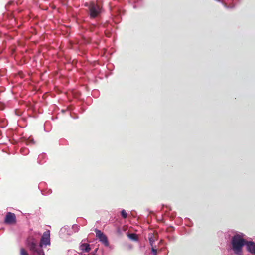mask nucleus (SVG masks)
<instances>
[{
  "instance_id": "obj_4",
  "label": "nucleus",
  "mask_w": 255,
  "mask_h": 255,
  "mask_svg": "<svg viewBox=\"0 0 255 255\" xmlns=\"http://www.w3.org/2000/svg\"><path fill=\"white\" fill-rule=\"evenodd\" d=\"M4 222L8 225H15L16 223L15 215L11 212H8L5 217Z\"/></svg>"
},
{
  "instance_id": "obj_3",
  "label": "nucleus",
  "mask_w": 255,
  "mask_h": 255,
  "mask_svg": "<svg viewBox=\"0 0 255 255\" xmlns=\"http://www.w3.org/2000/svg\"><path fill=\"white\" fill-rule=\"evenodd\" d=\"M28 246L33 255H44L43 250L38 248L34 240H32L31 242H29Z\"/></svg>"
},
{
  "instance_id": "obj_6",
  "label": "nucleus",
  "mask_w": 255,
  "mask_h": 255,
  "mask_svg": "<svg viewBox=\"0 0 255 255\" xmlns=\"http://www.w3.org/2000/svg\"><path fill=\"white\" fill-rule=\"evenodd\" d=\"M95 232L96 233V237L99 238L100 241L104 243H108L107 238L103 232L97 229L95 230Z\"/></svg>"
},
{
  "instance_id": "obj_7",
  "label": "nucleus",
  "mask_w": 255,
  "mask_h": 255,
  "mask_svg": "<svg viewBox=\"0 0 255 255\" xmlns=\"http://www.w3.org/2000/svg\"><path fill=\"white\" fill-rule=\"evenodd\" d=\"M247 250L252 254L255 255V243L251 241H247L246 243Z\"/></svg>"
},
{
  "instance_id": "obj_11",
  "label": "nucleus",
  "mask_w": 255,
  "mask_h": 255,
  "mask_svg": "<svg viewBox=\"0 0 255 255\" xmlns=\"http://www.w3.org/2000/svg\"><path fill=\"white\" fill-rule=\"evenodd\" d=\"M130 237L133 240H136L137 239L136 235L135 234H131L130 235Z\"/></svg>"
},
{
  "instance_id": "obj_10",
  "label": "nucleus",
  "mask_w": 255,
  "mask_h": 255,
  "mask_svg": "<svg viewBox=\"0 0 255 255\" xmlns=\"http://www.w3.org/2000/svg\"><path fill=\"white\" fill-rule=\"evenodd\" d=\"M121 215L124 218H126L127 217V214L124 210H123L121 211Z\"/></svg>"
},
{
  "instance_id": "obj_8",
  "label": "nucleus",
  "mask_w": 255,
  "mask_h": 255,
  "mask_svg": "<svg viewBox=\"0 0 255 255\" xmlns=\"http://www.w3.org/2000/svg\"><path fill=\"white\" fill-rule=\"evenodd\" d=\"M80 249L85 252H89L91 250L89 244L87 243H83L80 246Z\"/></svg>"
},
{
  "instance_id": "obj_2",
  "label": "nucleus",
  "mask_w": 255,
  "mask_h": 255,
  "mask_svg": "<svg viewBox=\"0 0 255 255\" xmlns=\"http://www.w3.org/2000/svg\"><path fill=\"white\" fill-rule=\"evenodd\" d=\"M102 7L98 3L91 2L89 6V15L91 18L98 17L101 13Z\"/></svg>"
},
{
  "instance_id": "obj_9",
  "label": "nucleus",
  "mask_w": 255,
  "mask_h": 255,
  "mask_svg": "<svg viewBox=\"0 0 255 255\" xmlns=\"http://www.w3.org/2000/svg\"><path fill=\"white\" fill-rule=\"evenodd\" d=\"M20 255H28L27 251L23 248L20 249Z\"/></svg>"
},
{
  "instance_id": "obj_13",
  "label": "nucleus",
  "mask_w": 255,
  "mask_h": 255,
  "mask_svg": "<svg viewBox=\"0 0 255 255\" xmlns=\"http://www.w3.org/2000/svg\"><path fill=\"white\" fill-rule=\"evenodd\" d=\"M149 240H150V243H151L153 241V239H152L151 238H150Z\"/></svg>"
},
{
  "instance_id": "obj_12",
  "label": "nucleus",
  "mask_w": 255,
  "mask_h": 255,
  "mask_svg": "<svg viewBox=\"0 0 255 255\" xmlns=\"http://www.w3.org/2000/svg\"><path fill=\"white\" fill-rule=\"evenodd\" d=\"M152 251L154 255L157 254V250L156 249L152 248Z\"/></svg>"
},
{
  "instance_id": "obj_1",
  "label": "nucleus",
  "mask_w": 255,
  "mask_h": 255,
  "mask_svg": "<svg viewBox=\"0 0 255 255\" xmlns=\"http://www.w3.org/2000/svg\"><path fill=\"white\" fill-rule=\"evenodd\" d=\"M247 242L241 235H235L232 237L231 241L232 249L234 253L238 255H241L242 253V248L245 245H246Z\"/></svg>"
},
{
  "instance_id": "obj_5",
  "label": "nucleus",
  "mask_w": 255,
  "mask_h": 255,
  "mask_svg": "<svg viewBox=\"0 0 255 255\" xmlns=\"http://www.w3.org/2000/svg\"><path fill=\"white\" fill-rule=\"evenodd\" d=\"M50 244L49 234L47 232H44L40 240V245L38 248L41 249L42 245H47Z\"/></svg>"
}]
</instances>
